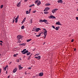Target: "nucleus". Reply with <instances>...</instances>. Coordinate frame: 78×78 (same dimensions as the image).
Here are the masks:
<instances>
[{
  "mask_svg": "<svg viewBox=\"0 0 78 78\" xmlns=\"http://www.w3.org/2000/svg\"><path fill=\"white\" fill-rule=\"evenodd\" d=\"M35 3L36 4H37V6H39L41 3V2L39 0L35 1Z\"/></svg>",
  "mask_w": 78,
  "mask_h": 78,
  "instance_id": "f257e3e1",
  "label": "nucleus"
},
{
  "mask_svg": "<svg viewBox=\"0 0 78 78\" xmlns=\"http://www.w3.org/2000/svg\"><path fill=\"white\" fill-rule=\"evenodd\" d=\"M26 49H24L22 51H21V53H23V54H26L28 52V51L27 50L26 51Z\"/></svg>",
  "mask_w": 78,
  "mask_h": 78,
  "instance_id": "f03ea898",
  "label": "nucleus"
},
{
  "mask_svg": "<svg viewBox=\"0 0 78 78\" xmlns=\"http://www.w3.org/2000/svg\"><path fill=\"white\" fill-rule=\"evenodd\" d=\"M23 37L21 35H19L17 36V38L18 39H21V41H22V38Z\"/></svg>",
  "mask_w": 78,
  "mask_h": 78,
  "instance_id": "7ed1b4c3",
  "label": "nucleus"
},
{
  "mask_svg": "<svg viewBox=\"0 0 78 78\" xmlns=\"http://www.w3.org/2000/svg\"><path fill=\"white\" fill-rule=\"evenodd\" d=\"M58 9H53L52 11V13H53V14H54V13H55V12H56V11H58Z\"/></svg>",
  "mask_w": 78,
  "mask_h": 78,
  "instance_id": "20e7f679",
  "label": "nucleus"
},
{
  "mask_svg": "<svg viewBox=\"0 0 78 78\" xmlns=\"http://www.w3.org/2000/svg\"><path fill=\"white\" fill-rule=\"evenodd\" d=\"M19 16L18 15L17 17L15 19V23H17V22L18 19H19Z\"/></svg>",
  "mask_w": 78,
  "mask_h": 78,
  "instance_id": "39448f33",
  "label": "nucleus"
},
{
  "mask_svg": "<svg viewBox=\"0 0 78 78\" xmlns=\"http://www.w3.org/2000/svg\"><path fill=\"white\" fill-rule=\"evenodd\" d=\"M49 19H56V17L53 16H51L48 17Z\"/></svg>",
  "mask_w": 78,
  "mask_h": 78,
  "instance_id": "423d86ee",
  "label": "nucleus"
},
{
  "mask_svg": "<svg viewBox=\"0 0 78 78\" xmlns=\"http://www.w3.org/2000/svg\"><path fill=\"white\" fill-rule=\"evenodd\" d=\"M21 2H19L18 3L17 5L16 6L17 7H19H19H20V6H21V4H20Z\"/></svg>",
  "mask_w": 78,
  "mask_h": 78,
  "instance_id": "0eeeda50",
  "label": "nucleus"
},
{
  "mask_svg": "<svg viewBox=\"0 0 78 78\" xmlns=\"http://www.w3.org/2000/svg\"><path fill=\"white\" fill-rule=\"evenodd\" d=\"M17 70V68H15L13 71V73H15V72Z\"/></svg>",
  "mask_w": 78,
  "mask_h": 78,
  "instance_id": "6e6552de",
  "label": "nucleus"
},
{
  "mask_svg": "<svg viewBox=\"0 0 78 78\" xmlns=\"http://www.w3.org/2000/svg\"><path fill=\"white\" fill-rule=\"evenodd\" d=\"M57 2L59 3H62V2H63V1L62 0H58V1Z\"/></svg>",
  "mask_w": 78,
  "mask_h": 78,
  "instance_id": "1a4fd4ad",
  "label": "nucleus"
},
{
  "mask_svg": "<svg viewBox=\"0 0 78 78\" xmlns=\"http://www.w3.org/2000/svg\"><path fill=\"white\" fill-rule=\"evenodd\" d=\"M50 9L49 8H46L44 10V11H48Z\"/></svg>",
  "mask_w": 78,
  "mask_h": 78,
  "instance_id": "9d476101",
  "label": "nucleus"
},
{
  "mask_svg": "<svg viewBox=\"0 0 78 78\" xmlns=\"http://www.w3.org/2000/svg\"><path fill=\"white\" fill-rule=\"evenodd\" d=\"M25 46L26 45V43H23L22 44H20L19 46Z\"/></svg>",
  "mask_w": 78,
  "mask_h": 78,
  "instance_id": "9b49d317",
  "label": "nucleus"
},
{
  "mask_svg": "<svg viewBox=\"0 0 78 78\" xmlns=\"http://www.w3.org/2000/svg\"><path fill=\"white\" fill-rule=\"evenodd\" d=\"M40 30H41V29L40 28H37L35 29L36 32H38Z\"/></svg>",
  "mask_w": 78,
  "mask_h": 78,
  "instance_id": "f8f14e48",
  "label": "nucleus"
},
{
  "mask_svg": "<svg viewBox=\"0 0 78 78\" xmlns=\"http://www.w3.org/2000/svg\"><path fill=\"white\" fill-rule=\"evenodd\" d=\"M35 58H36V59H37L38 60H39V59H41V56H38V57H35Z\"/></svg>",
  "mask_w": 78,
  "mask_h": 78,
  "instance_id": "ddd939ff",
  "label": "nucleus"
},
{
  "mask_svg": "<svg viewBox=\"0 0 78 78\" xmlns=\"http://www.w3.org/2000/svg\"><path fill=\"white\" fill-rule=\"evenodd\" d=\"M56 25H61V24L60 23L59 21H58L56 23Z\"/></svg>",
  "mask_w": 78,
  "mask_h": 78,
  "instance_id": "4468645a",
  "label": "nucleus"
},
{
  "mask_svg": "<svg viewBox=\"0 0 78 78\" xmlns=\"http://www.w3.org/2000/svg\"><path fill=\"white\" fill-rule=\"evenodd\" d=\"M43 74L42 73H40L39 74V76H43Z\"/></svg>",
  "mask_w": 78,
  "mask_h": 78,
  "instance_id": "2eb2a0df",
  "label": "nucleus"
},
{
  "mask_svg": "<svg viewBox=\"0 0 78 78\" xmlns=\"http://www.w3.org/2000/svg\"><path fill=\"white\" fill-rule=\"evenodd\" d=\"M19 70H21L22 69H23V67H21V66H19Z\"/></svg>",
  "mask_w": 78,
  "mask_h": 78,
  "instance_id": "dca6fc26",
  "label": "nucleus"
},
{
  "mask_svg": "<svg viewBox=\"0 0 78 78\" xmlns=\"http://www.w3.org/2000/svg\"><path fill=\"white\" fill-rule=\"evenodd\" d=\"M43 30H45V31L44 33V34L47 33V30H46L45 29H43Z\"/></svg>",
  "mask_w": 78,
  "mask_h": 78,
  "instance_id": "f3484780",
  "label": "nucleus"
},
{
  "mask_svg": "<svg viewBox=\"0 0 78 78\" xmlns=\"http://www.w3.org/2000/svg\"><path fill=\"white\" fill-rule=\"evenodd\" d=\"M18 43H21L22 41H20V39H18Z\"/></svg>",
  "mask_w": 78,
  "mask_h": 78,
  "instance_id": "a211bd4d",
  "label": "nucleus"
},
{
  "mask_svg": "<svg viewBox=\"0 0 78 78\" xmlns=\"http://www.w3.org/2000/svg\"><path fill=\"white\" fill-rule=\"evenodd\" d=\"M31 39H28L27 40V42H30V41H31Z\"/></svg>",
  "mask_w": 78,
  "mask_h": 78,
  "instance_id": "6ab92c4d",
  "label": "nucleus"
},
{
  "mask_svg": "<svg viewBox=\"0 0 78 78\" xmlns=\"http://www.w3.org/2000/svg\"><path fill=\"white\" fill-rule=\"evenodd\" d=\"M26 14H30V12H28V11H27L26 12Z\"/></svg>",
  "mask_w": 78,
  "mask_h": 78,
  "instance_id": "aec40b11",
  "label": "nucleus"
},
{
  "mask_svg": "<svg viewBox=\"0 0 78 78\" xmlns=\"http://www.w3.org/2000/svg\"><path fill=\"white\" fill-rule=\"evenodd\" d=\"M30 24L32 23H33V19H30Z\"/></svg>",
  "mask_w": 78,
  "mask_h": 78,
  "instance_id": "412c9836",
  "label": "nucleus"
},
{
  "mask_svg": "<svg viewBox=\"0 0 78 78\" xmlns=\"http://www.w3.org/2000/svg\"><path fill=\"white\" fill-rule=\"evenodd\" d=\"M7 68V66H6L5 68H4V69H3L4 70L6 71V70Z\"/></svg>",
  "mask_w": 78,
  "mask_h": 78,
  "instance_id": "4be33fe9",
  "label": "nucleus"
},
{
  "mask_svg": "<svg viewBox=\"0 0 78 78\" xmlns=\"http://www.w3.org/2000/svg\"><path fill=\"white\" fill-rule=\"evenodd\" d=\"M47 22V20H43V22H44L46 23V22Z\"/></svg>",
  "mask_w": 78,
  "mask_h": 78,
  "instance_id": "5701e85b",
  "label": "nucleus"
},
{
  "mask_svg": "<svg viewBox=\"0 0 78 78\" xmlns=\"http://www.w3.org/2000/svg\"><path fill=\"white\" fill-rule=\"evenodd\" d=\"M44 34V39L45 38V37H46V36H47V33H45Z\"/></svg>",
  "mask_w": 78,
  "mask_h": 78,
  "instance_id": "b1692460",
  "label": "nucleus"
},
{
  "mask_svg": "<svg viewBox=\"0 0 78 78\" xmlns=\"http://www.w3.org/2000/svg\"><path fill=\"white\" fill-rule=\"evenodd\" d=\"M46 6H49L50 5V3H47L45 4Z\"/></svg>",
  "mask_w": 78,
  "mask_h": 78,
  "instance_id": "393cba45",
  "label": "nucleus"
},
{
  "mask_svg": "<svg viewBox=\"0 0 78 78\" xmlns=\"http://www.w3.org/2000/svg\"><path fill=\"white\" fill-rule=\"evenodd\" d=\"M39 22L40 23L44 22V20H40Z\"/></svg>",
  "mask_w": 78,
  "mask_h": 78,
  "instance_id": "a878e982",
  "label": "nucleus"
},
{
  "mask_svg": "<svg viewBox=\"0 0 78 78\" xmlns=\"http://www.w3.org/2000/svg\"><path fill=\"white\" fill-rule=\"evenodd\" d=\"M41 34H39V35H36V37H39V36H41Z\"/></svg>",
  "mask_w": 78,
  "mask_h": 78,
  "instance_id": "bb28decb",
  "label": "nucleus"
},
{
  "mask_svg": "<svg viewBox=\"0 0 78 78\" xmlns=\"http://www.w3.org/2000/svg\"><path fill=\"white\" fill-rule=\"evenodd\" d=\"M30 54H31V52H29L27 53V55H30Z\"/></svg>",
  "mask_w": 78,
  "mask_h": 78,
  "instance_id": "cd10ccee",
  "label": "nucleus"
},
{
  "mask_svg": "<svg viewBox=\"0 0 78 78\" xmlns=\"http://www.w3.org/2000/svg\"><path fill=\"white\" fill-rule=\"evenodd\" d=\"M25 28V27H24V26H22L21 27V29H22V30L24 28Z\"/></svg>",
  "mask_w": 78,
  "mask_h": 78,
  "instance_id": "c85d7f7f",
  "label": "nucleus"
},
{
  "mask_svg": "<svg viewBox=\"0 0 78 78\" xmlns=\"http://www.w3.org/2000/svg\"><path fill=\"white\" fill-rule=\"evenodd\" d=\"M3 8V5H1L0 8L1 9H2Z\"/></svg>",
  "mask_w": 78,
  "mask_h": 78,
  "instance_id": "c756f323",
  "label": "nucleus"
},
{
  "mask_svg": "<svg viewBox=\"0 0 78 78\" xmlns=\"http://www.w3.org/2000/svg\"><path fill=\"white\" fill-rule=\"evenodd\" d=\"M44 14H48L49 12H44Z\"/></svg>",
  "mask_w": 78,
  "mask_h": 78,
  "instance_id": "7c9ffc66",
  "label": "nucleus"
},
{
  "mask_svg": "<svg viewBox=\"0 0 78 78\" xmlns=\"http://www.w3.org/2000/svg\"><path fill=\"white\" fill-rule=\"evenodd\" d=\"M55 30H59V29L58 28V27H56L55 28Z\"/></svg>",
  "mask_w": 78,
  "mask_h": 78,
  "instance_id": "2f4dec72",
  "label": "nucleus"
},
{
  "mask_svg": "<svg viewBox=\"0 0 78 78\" xmlns=\"http://www.w3.org/2000/svg\"><path fill=\"white\" fill-rule=\"evenodd\" d=\"M39 53H37L36 54L35 56H39Z\"/></svg>",
  "mask_w": 78,
  "mask_h": 78,
  "instance_id": "473e14b6",
  "label": "nucleus"
},
{
  "mask_svg": "<svg viewBox=\"0 0 78 78\" xmlns=\"http://www.w3.org/2000/svg\"><path fill=\"white\" fill-rule=\"evenodd\" d=\"M30 58H31V55H30V56H29V57L28 58V60H29V59H30Z\"/></svg>",
  "mask_w": 78,
  "mask_h": 78,
  "instance_id": "72a5a7b5",
  "label": "nucleus"
},
{
  "mask_svg": "<svg viewBox=\"0 0 78 78\" xmlns=\"http://www.w3.org/2000/svg\"><path fill=\"white\" fill-rule=\"evenodd\" d=\"M26 20V18H24L23 20V21L25 22V20Z\"/></svg>",
  "mask_w": 78,
  "mask_h": 78,
  "instance_id": "f704fd0d",
  "label": "nucleus"
},
{
  "mask_svg": "<svg viewBox=\"0 0 78 78\" xmlns=\"http://www.w3.org/2000/svg\"><path fill=\"white\" fill-rule=\"evenodd\" d=\"M52 28H54V29H55V27L53 26H52Z\"/></svg>",
  "mask_w": 78,
  "mask_h": 78,
  "instance_id": "c9c22d12",
  "label": "nucleus"
},
{
  "mask_svg": "<svg viewBox=\"0 0 78 78\" xmlns=\"http://www.w3.org/2000/svg\"><path fill=\"white\" fill-rule=\"evenodd\" d=\"M17 62H19V59L17 60Z\"/></svg>",
  "mask_w": 78,
  "mask_h": 78,
  "instance_id": "e433bc0d",
  "label": "nucleus"
},
{
  "mask_svg": "<svg viewBox=\"0 0 78 78\" xmlns=\"http://www.w3.org/2000/svg\"><path fill=\"white\" fill-rule=\"evenodd\" d=\"M36 12V11H34L33 12V13H35V12Z\"/></svg>",
  "mask_w": 78,
  "mask_h": 78,
  "instance_id": "4c0bfd02",
  "label": "nucleus"
},
{
  "mask_svg": "<svg viewBox=\"0 0 78 78\" xmlns=\"http://www.w3.org/2000/svg\"><path fill=\"white\" fill-rule=\"evenodd\" d=\"M14 57H16L17 56V55H13Z\"/></svg>",
  "mask_w": 78,
  "mask_h": 78,
  "instance_id": "58836bf2",
  "label": "nucleus"
},
{
  "mask_svg": "<svg viewBox=\"0 0 78 78\" xmlns=\"http://www.w3.org/2000/svg\"><path fill=\"white\" fill-rule=\"evenodd\" d=\"M73 41H74V39H72V40H71V42H73Z\"/></svg>",
  "mask_w": 78,
  "mask_h": 78,
  "instance_id": "ea45409f",
  "label": "nucleus"
},
{
  "mask_svg": "<svg viewBox=\"0 0 78 78\" xmlns=\"http://www.w3.org/2000/svg\"><path fill=\"white\" fill-rule=\"evenodd\" d=\"M14 19H13V21H12V23H14Z\"/></svg>",
  "mask_w": 78,
  "mask_h": 78,
  "instance_id": "a19ab883",
  "label": "nucleus"
},
{
  "mask_svg": "<svg viewBox=\"0 0 78 78\" xmlns=\"http://www.w3.org/2000/svg\"><path fill=\"white\" fill-rule=\"evenodd\" d=\"M27 69H28V70H29V69H31V67H29Z\"/></svg>",
  "mask_w": 78,
  "mask_h": 78,
  "instance_id": "79ce46f5",
  "label": "nucleus"
},
{
  "mask_svg": "<svg viewBox=\"0 0 78 78\" xmlns=\"http://www.w3.org/2000/svg\"><path fill=\"white\" fill-rule=\"evenodd\" d=\"M28 1V0H25L24 2H27Z\"/></svg>",
  "mask_w": 78,
  "mask_h": 78,
  "instance_id": "37998d69",
  "label": "nucleus"
},
{
  "mask_svg": "<svg viewBox=\"0 0 78 78\" xmlns=\"http://www.w3.org/2000/svg\"><path fill=\"white\" fill-rule=\"evenodd\" d=\"M76 20H78V17H76Z\"/></svg>",
  "mask_w": 78,
  "mask_h": 78,
  "instance_id": "c03bdc74",
  "label": "nucleus"
},
{
  "mask_svg": "<svg viewBox=\"0 0 78 78\" xmlns=\"http://www.w3.org/2000/svg\"><path fill=\"white\" fill-rule=\"evenodd\" d=\"M24 22L25 21H23L22 22V23H24Z\"/></svg>",
  "mask_w": 78,
  "mask_h": 78,
  "instance_id": "a18cd8bd",
  "label": "nucleus"
},
{
  "mask_svg": "<svg viewBox=\"0 0 78 78\" xmlns=\"http://www.w3.org/2000/svg\"><path fill=\"white\" fill-rule=\"evenodd\" d=\"M29 7H30V8H31V7H32V5H30V6H29Z\"/></svg>",
  "mask_w": 78,
  "mask_h": 78,
  "instance_id": "49530a36",
  "label": "nucleus"
},
{
  "mask_svg": "<svg viewBox=\"0 0 78 78\" xmlns=\"http://www.w3.org/2000/svg\"><path fill=\"white\" fill-rule=\"evenodd\" d=\"M74 51H76V48H75L74 49Z\"/></svg>",
  "mask_w": 78,
  "mask_h": 78,
  "instance_id": "de8ad7c7",
  "label": "nucleus"
},
{
  "mask_svg": "<svg viewBox=\"0 0 78 78\" xmlns=\"http://www.w3.org/2000/svg\"><path fill=\"white\" fill-rule=\"evenodd\" d=\"M34 6V4H33L32 5V6Z\"/></svg>",
  "mask_w": 78,
  "mask_h": 78,
  "instance_id": "09e8293b",
  "label": "nucleus"
},
{
  "mask_svg": "<svg viewBox=\"0 0 78 78\" xmlns=\"http://www.w3.org/2000/svg\"><path fill=\"white\" fill-rule=\"evenodd\" d=\"M11 62H10L9 63V65H10L11 64Z\"/></svg>",
  "mask_w": 78,
  "mask_h": 78,
  "instance_id": "8fccbe9b",
  "label": "nucleus"
},
{
  "mask_svg": "<svg viewBox=\"0 0 78 78\" xmlns=\"http://www.w3.org/2000/svg\"><path fill=\"white\" fill-rule=\"evenodd\" d=\"M0 44L1 45V46H2V43H1Z\"/></svg>",
  "mask_w": 78,
  "mask_h": 78,
  "instance_id": "3c124183",
  "label": "nucleus"
},
{
  "mask_svg": "<svg viewBox=\"0 0 78 78\" xmlns=\"http://www.w3.org/2000/svg\"><path fill=\"white\" fill-rule=\"evenodd\" d=\"M0 42H2V43H3V41H0Z\"/></svg>",
  "mask_w": 78,
  "mask_h": 78,
  "instance_id": "603ef678",
  "label": "nucleus"
},
{
  "mask_svg": "<svg viewBox=\"0 0 78 78\" xmlns=\"http://www.w3.org/2000/svg\"><path fill=\"white\" fill-rule=\"evenodd\" d=\"M9 77H10V76H9L8 78H9Z\"/></svg>",
  "mask_w": 78,
  "mask_h": 78,
  "instance_id": "864d4df0",
  "label": "nucleus"
},
{
  "mask_svg": "<svg viewBox=\"0 0 78 78\" xmlns=\"http://www.w3.org/2000/svg\"><path fill=\"white\" fill-rule=\"evenodd\" d=\"M1 73V69H0V74Z\"/></svg>",
  "mask_w": 78,
  "mask_h": 78,
  "instance_id": "5fc2aeb1",
  "label": "nucleus"
},
{
  "mask_svg": "<svg viewBox=\"0 0 78 78\" xmlns=\"http://www.w3.org/2000/svg\"><path fill=\"white\" fill-rule=\"evenodd\" d=\"M45 44V42H44L43 43V45H44V44Z\"/></svg>",
  "mask_w": 78,
  "mask_h": 78,
  "instance_id": "6e6d98bb",
  "label": "nucleus"
},
{
  "mask_svg": "<svg viewBox=\"0 0 78 78\" xmlns=\"http://www.w3.org/2000/svg\"><path fill=\"white\" fill-rule=\"evenodd\" d=\"M30 11H31V10H29V12H30Z\"/></svg>",
  "mask_w": 78,
  "mask_h": 78,
  "instance_id": "4d7b16f0",
  "label": "nucleus"
},
{
  "mask_svg": "<svg viewBox=\"0 0 78 78\" xmlns=\"http://www.w3.org/2000/svg\"><path fill=\"white\" fill-rule=\"evenodd\" d=\"M8 73V72H6V74H7V73Z\"/></svg>",
  "mask_w": 78,
  "mask_h": 78,
  "instance_id": "13d9d810",
  "label": "nucleus"
},
{
  "mask_svg": "<svg viewBox=\"0 0 78 78\" xmlns=\"http://www.w3.org/2000/svg\"><path fill=\"white\" fill-rule=\"evenodd\" d=\"M25 75H27V73H25Z\"/></svg>",
  "mask_w": 78,
  "mask_h": 78,
  "instance_id": "bf43d9fd",
  "label": "nucleus"
},
{
  "mask_svg": "<svg viewBox=\"0 0 78 78\" xmlns=\"http://www.w3.org/2000/svg\"><path fill=\"white\" fill-rule=\"evenodd\" d=\"M34 77H35V76H33V78H34Z\"/></svg>",
  "mask_w": 78,
  "mask_h": 78,
  "instance_id": "052dcab7",
  "label": "nucleus"
},
{
  "mask_svg": "<svg viewBox=\"0 0 78 78\" xmlns=\"http://www.w3.org/2000/svg\"><path fill=\"white\" fill-rule=\"evenodd\" d=\"M30 10H31V8L30 9Z\"/></svg>",
  "mask_w": 78,
  "mask_h": 78,
  "instance_id": "680f3d73",
  "label": "nucleus"
},
{
  "mask_svg": "<svg viewBox=\"0 0 78 78\" xmlns=\"http://www.w3.org/2000/svg\"><path fill=\"white\" fill-rule=\"evenodd\" d=\"M23 58H25V56H24Z\"/></svg>",
  "mask_w": 78,
  "mask_h": 78,
  "instance_id": "e2e57ef3",
  "label": "nucleus"
},
{
  "mask_svg": "<svg viewBox=\"0 0 78 78\" xmlns=\"http://www.w3.org/2000/svg\"><path fill=\"white\" fill-rule=\"evenodd\" d=\"M38 76V75H36V76Z\"/></svg>",
  "mask_w": 78,
  "mask_h": 78,
  "instance_id": "0e129e2a",
  "label": "nucleus"
},
{
  "mask_svg": "<svg viewBox=\"0 0 78 78\" xmlns=\"http://www.w3.org/2000/svg\"><path fill=\"white\" fill-rule=\"evenodd\" d=\"M77 11H78V8L77 9Z\"/></svg>",
  "mask_w": 78,
  "mask_h": 78,
  "instance_id": "69168bd1",
  "label": "nucleus"
},
{
  "mask_svg": "<svg viewBox=\"0 0 78 78\" xmlns=\"http://www.w3.org/2000/svg\"><path fill=\"white\" fill-rule=\"evenodd\" d=\"M1 56V54H0V56Z\"/></svg>",
  "mask_w": 78,
  "mask_h": 78,
  "instance_id": "338daca9",
  "label": "nucleus"
},
{
  "mask_svg": "<svg viewBox=\"0 0 78 78\" xmlns=\"http://www.w3.org/2000/svg\"><path fill=\"white\" fill-rule=\"evenodd\" d=\"M14 19H15V17L14 18Z\"/></svg>",
  "mask_w": 78,
  "mask_h": 78,
  "instance_id": "774afa93",
  "label": "nucleus"
}]
</instances>
